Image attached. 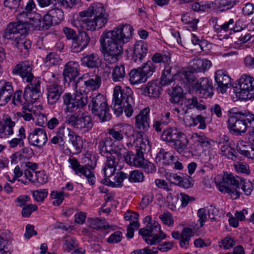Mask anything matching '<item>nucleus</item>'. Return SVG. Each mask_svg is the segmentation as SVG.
Wrapping results in <instances>:
<instances>
[{
    "label": "nucleus",
    "mask_w": 254,
    "mask_h": 254,
    "mask_svg": "<svg viewBox=\"0 0 254 254\" xmlns=\"http://www.w3.org/2000/svg\"><path fill=\"white\" fill-rule=\"evenodd\" d=\"M133 27L121 24L112 30L104 31L100 38V51L109 64L117 62L123 53L124 45L132 38Z\"/></svg>",
    "instance_id": "obj_1"
},
{
    "label": "nucleus",
    "mask_w": 254,
    "mask_h": 254,
    "mask_svg": "<svg viewBox=\"0 0 254 254\" xmlns=\"http://www.w3.org/2000/svg\"><path fill=\"white\" fill-rule=\"evenodd\" d=\"M128 178V175L123 172L117 173L114 177V181L112 182L109 179H105L102 180L103 184L107 186H112L113 187H121L123 186V182L124 180Z\"/></svg>",
    "instance_id": "obj_36"
},
{
    "label": "nucleus",
    "mask_w": 254,
    "mask_h": 254,
    "mask_svg": "<svg viewBox=\"0 0 254 254\" xmlns=\"http://www.w3.org/2000/svg\"><path fill=\"white\" fill-rule=\"evenodd\" d=\"M173 114L177 116L179 119L185 120L186 115L188 113V109L183 105H177L172 109Z\"/></svg>",
    "instance_id": "obj_57"
},
{
    "label": "nucleus",
    "mask_w": 254,
    "mask_h": 254,
    "mask_svg": "<svg viewBox=\"0 0 254 254\" xmlns=\"http://www.w3.org/2000/svg\"><path fill=\"white\" fill-rule=\"evenodd\" d=\"M161 86L158 80H152L147 83L144 88V92L150 97L156 98L159 96Z\"/></svg>",
    "instance_id": "obj_32"
},
{
    "label": "nucleus",
    "mask_w": 254,
    "mask_h": 254,
    "mask_svg": "<svg viewBox=\"0 0 254 254\" xmlns=\"http://www.w3.org/2000/svg\"><path fill=\"white\" fill-rule=\"evenodd\" d=\"M181 132L176 127H169L163 131L161 139L168 143H174Z\"/></svg>",
    "instance_id": "obj_37"
},
{
    "label": "nucleus",
    "mask_w": 254,
    "mask_h": 254,
    "mask_svg": "<svg viewBox=\"0 0 254 254\" xmlns=\"http://www.w3.org/2000/svg\"><path fill=\"white\" fill-rule=\"evenodd\" d=\"M189 142L187 135L181 131L173 143L174 149L178 152L182 153L187 148Z\"/></svg>",
    "instance_id": "obj_35"
},
{
    "label": "nucleus",
    "mask_w": 254,
    "mask_h": 254,
    "mask_svg": "<svg viewBox=\"0 0 254 254\" xmlns=\"http://www.w3.org/2000/svg\"><path fill=\"white\" fill-rule=\"evenodd\" d=\"M142 72L145 74L146 78L151 75L155 72L156 66L151 61H148L144 63L141 67H139Z\"/></svg>",
    "instance_id": "obj_50"
},
{
    "label": "nucleus",
    "mask_w": 254,
    "mask_h": 254,
    "mask_svg": "<svg viewBox=\"0 0 254 254\" xmlns=\"http://www.w3.org/2000/svg\"><path fill=\"white\" fill-rule=\"evenodd\" d=\"M205 119L201 115H198L195 118H191L190 119V126L195 127L199 124L198 128L199 129H204L206 127Z\"/></svg>",
    "instance_id": "obj_58"
},
{
    "label": "nucleus",
    "mask_w": 254,
    "mask_h": 254,
    "mask_svg": "<svg viewBox=\"0 0 254 254\" xmlns=\"http://www.w3.org/2000/svg\"><path fill=\"white\" fill-rule=\"evenodd\" d=\"M33 196L37 202H42L48 194L47 190H40L32 191Z\"/></svg>",
    "instance_id": "obj_64"
},
{
    "label": "nucleus",
    "mask_w": 254,
    "mask_h": 254,
    "mask_svg": "<svg viewBox=\"0 0 254 254\" xmlns=\"http://www.w3.org/2000/svg\"><path fill=\"white\" fill-rule=\"evenodd\" d=\"M113 110L117 117L122 115L124 111L127 117L132 116L135 103L132 97V91L129 87L122 88L116 86L113 91Z\"/></svg>",
    "instance_id": "obj_3"
},
{
    "label": "nucleus",
    "mask_w": 254,
    "mask_h": 254,
    "mask_svg": "<svg viewBox=\"0 0 254 254\" xmlns=\"http://www.w3.org/2000/svg\"><path fill=\"white\" fill-rule=\"evenodd\" d=\"M179 195L178 193H170L167 196V201L169 208L172 210L176 209L179 205Z\"/></svg>",
    "instance_id": "obj_54"
},
{
    "label": "nucleus",
    "mask_w": 254,
    "mask_h": 254,
    "mask_svg": "<svg viewBox=\"0 0 254 254\" xmlns=\"http://www.w3.org/2000/svg\"><path fill=\"white\" fill-rule=\"evenodd\" d=\"M121 158L122 157L117 156H109L107 157L103 170L106 177L110 178L115 174L116 167Z\"/></svg>",
    "instance_id": "obj_28"
},
{
    "label": "nucleus",
    "mask_w": 254,
    "mask_h": 254,
    "mask_svg": "<svg viewBox=\"0 0 254 254\" xmlns=\"http://www.w3.org/2000/svg\"><path fill=\"white\" fill-rule=\"evenodd\" d=\"M236 245V241L230 236H226L219 242V246L225 250L229 249Z\"/></svg>",
    "instance_id": "obj_56"
},
{
    "label": "nucleus",
    "mask_w": 254,
    "mask_h": 254,
    "mask_svg": "<svg viewBox=\"0 0 254 254\" xmlns=\"http://www.w3.org/2000/svg\"><path fill=\"white\" fill-rule=\"evenodd\" d=\"M236 149L240 154L254 160V146L252 144L250 146L248 142L240 140L237 143Z\"/></svg>",
    "instance_id": "obj_33"
},
{
    "label": "nucleus",
    "mask_w": 254,
    "mask_h": 254,
    "mask_svg": "<svg viewBox=\"0 0 254 254\" xmlns=\"http://www.w3.org/2000/svg\"><path fill=\"white\" fill-rule=\"evenodd\" d=\"M194 232L192 229L185 227L181 233V238L180 239V245L183 249H187L189 246V242L191 237L193 236Z\"/></svg>",
    "instance_id": "obj_39"
},
{
    "label": "nucleus",
    "mask_w": 254,
    "mask_h": 254,
    "mask_svg": "<svg viewBox=\"0 0 254 254\" xmlns=\"http://www.w3.org/2000/svg\"><path fill=\"white\" fill-rule=\"evenodd\" d=\"M171 69L172 67L169 66L165 67L160 81H159L161 86L169 85L174 80V75L171 73Z\"/></svg>",
    "instance_id": "obj_42"
},
{
    "label": "nucleus",
    "mask_w": 254,
    "mask_h": 254,
    "mask_svg": "<svg viewBox=\"0 0 254 254\" xmlns=\"http://www.w3.org/2000/svg\"><path fill=\"white\" fill-rule=\"evenodd\" d=\"M9 239L8 237L0 235V254H10L8 248Z\"/></svg>",
    "instance_id": "obj_55"
},
{
    "label": "nucleus",
    "mask_w": 254,
    "mask_h": 254,
    "mask_svg": "<svg viewBox=\"0 0 254 254\" xmlns=\"http://www.w3.org/2000/svg\"><path fill=\"white\" fill-rule=\"evenodd\" d=\"M158 158L162 159V164L167 165H170L173 161L174 156L170 152H165L163 149H161L157 154Z\"/></svg>",
    "instance_id": "obj_45"
},
{
    "label": "nucleus",
    "mask_w": 254,
    "mask_h": 254,
    "mask_svg": "<svg viewBox=\"0 0 254 254\" xmlns=\"http://www.w3.org/2000/svg\"><path fill=\"white\" fill-rule=\"evenodd\" d=\"M27 139L31 145L42 148L48 141L46 131L42 128H35L29 133Z\"/></svg>",
    "instance_id": "obj_16"
},
{
    "label": "nucleus",
    "mask_w": 254,
    "mask_h": 254,
    "mask_svg": "<svg viewBox=\"0 0 254 254\" xmlns=\"http://www.w3.org/2000/svg\"><path fill=\"white\" fill-rule=\"evenodd\" d=\"M127 145L130 150L124 154L125 162L131 166L140 168L145 161L144 152L148 148L147 140L143 138V132H137L136 139Z\"/></svg>",
    "instance_id": "obj_4"
},
{
    "label": "nucleus",
    "mask_w": 254,
    "mask_h": 254,
    "mask_svg": "<svg viewBox=\"0 0 254 254\" xmlns=\"http://www.w3.org/2000/svg\"><path fill=\"white\" fill-rule=\"evenodd\" d=\"M144 178L143 173L138 170L131 171L129 173V175H128V181L130 182H142L144 181Z\"/></svg>",
    "instance_id": "obj_51"
},
{
    "label": "nucleus",
    "mask_w": 254,
    "mask_h": 254,
    "mask_svg": "<svg viewBox=\"0 0 254 254\" xmlns=\"http://www.w3.org/2000/svg\"><path fill=\"white\" fill-rule=\"evenodd\" d=\"M238 85L239 88L236 92L240 98L244 99L254 98V77L243 74L239 78Z\"/></svg>",
    "instance_id": "obj_12"
},
{
    "label": "nucleus",
    "mask_w": 254,
    "mask_h": 254,
    "mask_svg": "<svg viewBox=\"0 0 254 254\" xmlns=\"http://www.w3.org/2000/svg\"><path fill=\"white\" fill-rule=\"evenodd\" d=\"M67 122L73 128L84 132L89 131L93 126V123L90 116L82 115L79 117L77 113L69 116L67 119Z\"/></svg>",
    "instance_id": "obj_14"
},
{
    "label": "nucleus",
    "mask_w": 254,
    "mask_h": 254,
    "mask_svg": "<svg viewBox=\"0 0 254 254\" xmlns=\"http://www.w3.org/2000/svg\"><path fill=\"white\" fill-rule=\"evenodd\" d=\"M82 64L89 68H97L101 64V60L97 54H91L82 59Z\"/></svg>",
    "instance_id": "obj_34"
},
{
    "label": "nucleus",
    "mask_w": 254,
    "mask_h": 254,
    "mask_svg": "<svg viewBox=\"0 0 254 254\" xmlns=\"http://www.w3.org/2000/svg\"><path fill=\"white\" fill-rule=\"evenodd\" d=\"M190 64V69L193 72H204L211 66V62L206 59H194Z\"/></svg>",
    "instance_id": "obj_30"
},
{
    "label": "nucleus",
    "mask_w": 254,
    "mask_h": 254,
    "mask_svg": "<svg viewBox=\"0 0 254 254\" xmlns=\"http://www.w3.org/2000/svg\"><path fill=\"white\" fill-rule=\"evenodd\" d=\"M91 169L87 168V165L81 166L79 169L75 171L76 175L80 176L84 175L91 185H94L95 183V177Z\"/></svg>",
    "instance_id": "obj_41"
},
{
    "label": "nucleus",
    "mask_w": 254,
    "mask_h": 254,
    "mask_svg": "<svg viewBox=\"0 0 254 254\" xmlns=\"http://www.w3.org/2000/svg\"><path fill=\"white\" fill-rule=\"evenodd\" d=\"M88 222L89 227L95 229H106L109 227L108 225H106V223L104 220L99 218L89 219Z\"/></svg>",
    "instance_id": "obj_47"
},
{
    "label": "nucleus",
    "mask_w": 254,
    "mask_h": 254,
    "mask_svg": "<svg viewBox=\"0 0 254 254\" xmlns=\"http://www.w3.org/2000/svg\"><path fill=\"white\" fill-rule=\"evenodd\" d=\"M32 65L27 61L20 62L13 68L12 73L19 75L27 82H31L34 76L32 73Z\"/></svg>",
    "instance_id": "obj_18"
},
{
    "label": "nucleus",
    "mask_w": 254,
    "mask_h": 254,
    "mask_svg": "<svg viewBox=\"0 0 254 254\" xmlns=\"http://www.w3.org/2000/svg\"><path fill=\"white\" fill-rule=\"evenodd\" d=\"M129 81L132 84H137L145 82L147 80L146 77L141 69L138 67L130 70L129 73Z\"/></svg>",
    "instance_id": "obj_38"
},
{
    "label": "nucleus",
    "mask_w": 254,
    "mask_h": 254,
    "mask_svg": "<svg viewBox=\"0 0 254 254\" xmlns=\"http://www.w3.org/2000/svg\"><path fill=\"white\" fill-rule=\"evenodd\" d=\"M63 249L64 251L70 252L77 247V243L75 239L70 236L64 238Z\"/></svg>",
    "instance_id": "obj_49"
},
{
    "label": "nucleus",
    "mask_w": 254,
    "mask_h": 254,
    "mask_svg": "<svg viewBox=\"0 0 254 254\" xmlns=\"http://www.w3.org/2000/svg\"><path fill=\"white\" fill-rule=\"evenodd\" d=\"M127 130L132 132L133 131V127L127 124H123L114 126L113 128L108 130V133L112 139L121 141L124 139V134L127 135Z\"/></svg>",
    "instance_id": "obj_19"
},
{
    "label": "nucleus",
    "mask_w": 254,
    "mask_h": 254,
    "mask_svg": "<svg viewBox=\"0 0 254 254\" xmlns=\"http://www.w3.org/2000/svg\"><path fill=\"white\" fill-rule=\"evenodd\" d=\"M150 108L147 107L141 110L135 117V127L140 130H147L149 128Z\"/></svg>",
    "instance_id": "obj_25"
},
{
    "label": "nucleus",
    "mask_w": 254,
    "mask_h": 254,
    "mask_svg": "<svg viewBox=\"0 0 254 254\" xmlns=\"http://www.w3.org/2000/svg\"><path fill=\"white\" fill-rule=\"evenodd\" d=\"M246 115V121L247 124L248 125V127H250L252 129H250L247 134V139L250 142V136H252L251 133H254V114H251Z\"/></svg>",
    "instance_id": "obj_63"
},
{
    "label": "nucleus",
    "mask_w": 254,
    "mask_h": 254,
    "mask_svg": "<svg viewBox=\"0 0 254 254\" xmlns=\"http://www.w3.org/2000/svg\"><path fill=\"white\" fill-rule=\"evenodd\" d=\"M64 191H58L54 190L51 193V197L56 200L53 202V204L55 206H59L64 199Z\"/></svg>",
    "instance_id": "obj_59"
},
{
    "label": "nucleus",
    "mask_w": 254,
    "mask_h": 254,
    "mask_svg": "<svg viewBox=\"0 0 254 254\" xmlns=\"http://www.w3.org/2000/svg\"><path fill=\"white\" fill-rule=\"evenodd\" d=\"M248 127L246 115L236 114L229 117L228 121V128L233 135H242L246 132Z\"/></svg>",
    "instance_id": "obj_13"
},
{
    "label": "nucleus",
    "mask_w": 254,
    "mask_h": 254,
    "mask_svg": "<svg viewBox=\"0 0 254 254\" xmlns=\"http://www.w3.org/2000/svg\"><path fill=\"white\" fill-rule=\"evenodd\" d=\"M100 153L103 156L122 157V149L117 146L111 137H105L99 141L98 145Z\"/></svg>",
    "instance_id": "obj_15"
},
{
    "label": "nucleus",
    "mask_w": 254,
    "mask_h": 254,
    "mask_svg": "<svg viewBox=\"0 0 254 254\" xmlns=\"http://www.w3.org/2000/svg\"><path fill=\"white\" fill-rule=\"evenodd\" d=\"M191 139L194 143L191 145V148L195 152H198L202 150V148L207 147L210 144L211 140L207 137L204 134H198L196 133H193Z\"/></svg>",
    "instance_id": "obj_27"
},
{
    "label": "nucleus",
    "mask_w": 254,
    "mask_h": 254,
    "mask_svg": "<svg viewBox=\"0 0 254 254\" xmlns=\"http://www.w3.org/2000/svg\"><path fill=\"white\" fill-rule=\"evenodd\" d=\"M196 93L201 98H207L213 94L212 82L208 78H201L194 86Z\"/></svg>",
    "instance_id": "obj_17"
},
{
    "label": "nucleus",
    "mask_w": 254,
    "mask_h": 254,
    "mask_svg": "<svg viewBox=\"0 0 254 254\" xmlns=\"http://www.w3.org/2000/svg\"><path fill=\"white\" fill-rule=\"evenodd\" d=\"M210 7V4H208L206 1L195 2L191 5V8L195 11H204Z\"/></svg>",
    "instance_id": "obj_62"
},
{
    "label": "nucleus",
    "mask_w": 254,
    "mask_h": 254,
    "mask_svg": "<svg viewBox=\"0 0 254 254\" xmlns=\"http://www.w3.org/2000/svg\"><path fill=\"white\" fill-rule=\"evenodd\" d=\"M47 90L48 102L53 105L60 99L62 94V88L58 83H54L47 86Z\"/></svg>",
    "instance_id": "obj_26"
},
{
    "label": "nucleus",
    "mask_w": 254,
    "mask_h": 254,
    "mask_svg": "<svg viewBox=\"0 0 254 254\" xmlns=\"http://www.w3.org/2000/svg\"><path fill=\"white\" fill-rule=\"evenodd\" d=\"M241 180V177L227 173L217 175L214 178L219 190L222 192L228 193L233 199H236L240 195L237 189L239 188Z\"/></svg>",
    "instance_id": "obj_5"
},
{
    "label": "nucleus",
    "mask_w": 254,
    "mask_h": 254,
    "mask_svg": "<svg viewBox=\"0 0 254 254\" xmlns=\"http://www.w3.org/2000/svg\"><path fill=\"white\" fill-rule=\"evenodd\" d=\"M215 80L218 85V90L222 93L226 92L231 86V78L224 70H217L215 72Z\"/></svg>",
    "instance_id": "obj_23"
},
{
    "label": "nucleus",
    "mask_w": 254,
    "mask_h": 254,
    "mask_svg": "<svg viewBox=\"0 0 254 254\" xmlns=\"http://www.w3.org/2000/svg\"><path fill=\"white\" fill-rule=\"evenodd\" d=\"M67 134L68 138L69 143L72 144L73 147V152L67 149L65 151L66 153L68 152L73 154L80 153L83 147V141L81 137L75 133V132L69 128H65L64 126L60 127L56 132V135L61 139L63 144H60V148L61 149H64V137Z\"/></svg>",
    "instance_id": "obj_7"
},
{
    "label": "nucleus",
    "mask_w": 254,
    "mask_h": 254,
    "mask_svg": "<svg viewBox=\"0 0 254 254\" xmlns=\"http://www.w3.org/2000/svg\"><path fill=\"white\" fill-rule=\"evenodd\" d=\"M148 51L147 44L143 41L136 42L134 46L133 59L136 63L140 62Z\"/></svg>",
    "instance_id": "obj_31"
},
{
    "label": "nucleus",
    "mask_w": 254,
    "mask_h": 254,
    "mask_svg": "<svg viewBox=\"0 0 254 254\" xmlns=\"http://www.w3.org/2000/svg\"><path fill=\"white\" fill-rule=\"evenodd\" d=\"M99 3L91 4L88 8L79 13V16L73 21L74 25L78 29H82V23L87 20L92 19L95 13V9L98 7Z\"/></svg>",
    "instance_id": "obj_24"
},
{
    "label": "nucleus",
    "mask_w": 254,
    "mask_h": 254,
    "mask_svg": "<svg viewBox=\"0 0 254 254\" xmlns=\"http://www.w3.org/2000/svg\"><path fill=\"white\" fill-rule=\"evenodd\" d=\"M40 97V94L37 92L34 91L30 88L26 87L25 89L23 97L25 100L29 103H34L36 101L39 99Z\"/></svg>",
    "instance_id": "obj_48"
},
{
    "label": "nucleus",
    "mask_w": 254,
    "mask_h": 254,
    "mask_svg": "<svg viewBox=\"0 0 254 254\" xmlns=\"http://www.w3.org/2000/svg\"><path fill=\"white\" fill-rule=\"evenodd\" d=\"M220 145V154L222 156H225L228 159H234L236 157L235 150L232 148L229 143L226 142L225 143H219Z\"/></svg>",
    "instance_id": "obj_44"
},
{
    "label": "nucleus",
    "mask_w": 254,
    "mask_h": 254,
    "mask_svg": "<svg viewBox=\"0 0 254 254\" xmlns=\"http://www.w3.org/2000/svg\"><path fill=\"white\" fill-rule=\"evenodd\" d=\"M64 105L65 106L64 112L72 113L77 109L83 108L88 103V96H85L76 89V92L72 95L66 93L63 96Z\"/></svg>",
    "instance_id": "obj_11"
},
{
    "label": "nucleus",
    "mask_w": 254,
    "mask_h": 254,
    "mask_svg": "<svg viewBox=\"0 0 254 254\" xmlns=\"http://www.w3.org/2000/svg\"><path fill=\"white\" fill-rule=\"evenodd\" d=\"M126 75L125 66L120 64L113 68L111 78L114 82H122L124 81Z\"/></svg>",
    "instance_id": "obj_40"
},
{
    "label": "nucleus",
    "mask_w": 254,
    "mask_h": 254,
    "mask_svg": "<svg viewBox=\"0 0 254 254\" xmlns=\"http://www.w3.org/2000/svg\"><path fill=\"white\" fill-rule=\"evenodd\" d=\"M101 84V77L95 73V71L83 74L78 78L75 84V89L78 90L85 96L91 91H94L100 87Z\"/></svg>",
    "instance_id": "obj_9"
},
{
    "label": "nucleus",
    "mask_w": 254,
    "mask_h": 254,
    "mask_svg": "<svg viewBox=\"0 0 254 254\" xmlns=\"http://www.w3.org/2000/svg\"><path fill=\"white\" fill-rule=\"evenodd\" d=\"M151 60L156 63H162L165 64V67L169 65L171 62V54L169 53L154 54Z\"/></svg>",
    "instance_id": "obj_43"
},
{
    "label": "nucleus",
    "mask_w": 254,
    "mask_h": 254,
    "mask_svg": "<svg viewBox=\"0 0 254 254\" xmlns=\"http://www.w3.org/2000/svg\"><path fill=\"white\" fill-rule=\"evenodd\" d=\"M15 125V122L11 120L10 117L6 116L3 118L2 122L0 123V138L12 135L14 132L13 127Z\"/></svg>",
    "instance_id": "obj_29"
},
{
    "label": "nucleus",
    "mask_w": 254,
    "mask_h": 254,
    "mask_svg": "<svg viewBox=\"0 0 254 254\" xmlns=\"http://www.w3.org/2000/svg\"><path fill=\"white\" fill-rule=\"evenodd\" d=\"M90 41V37L86 32L79 33L72 42L71 51L73 53L82 51L88 46Z\"/></svg>",
    "instance_id": "obj_20"
},
{
    "label": "nucleus",
    "mask_w": 254,
    "mask_h": 254,
    "mask_svg": "<svg viewBox=\"0 0 254 254\" xmlns=\"http://www.w3.org/2000/svg\"><path fill=\"white\" fill-rule=\"evenodd\" d=\"M80 67L76 61H70L64 66L63 76L66 82H71L74 80L79 75Z\"/></svg>",
    "instance_id": "obj_22"
},
{
    "label": "nucleus",
    "mask_w": 254,
    "mask_h": 254,
    "mask_svg": "<svg viewBox=\"0 0 254 254\" xmlns=\"http://www.w3.org/2000/svg\"><path fill=\"white\" fill-rule=\"evenodd\" d=\"M145 219L148 222L145 227L139 230V234L148 245H154L160 243L166 238V235L161 230V226L157 222L151 221L150 216H147Z\"/></svg>",
    "instance_id": "obj_6"
},
{
    "label": "nucleus",
    "mask_w": 254,
    "mask_h": 254,
    "mask_svg": "<svg viewBox=\"0 0 254 254\" xmlns=\"http://www.w3.org/2000/svg\"><path fill=\"white\" fill-rule=\"evenodd\" d=\"M93 114L99 118L102 122L109 121L111 119L110 107L106 98L101 94L93 96L89 105Z\"/></svg>",
    "instance_id": "obj_8"
},
{
    "label": "nucleus",
    "mask_w": 254,
    "mask_h": 254,
    "mask_svg": "<svg viewBox=\"0 0 254 254\" xmlns=\"http://www.w3.org/2000/svg\"><path fill=\"white\" fill-rule=\"evenodd\" d=\"M242 185L241 189L247 195L251 194L253 190L252 183L249 180L244 179L241 178L240 185Z\"/></svg>",
    "instance_id": "obj_61"
},
{
    "label": "nucleus",
    "mask_w": 254,
    "mask_h": 254,
    "mask_svg": "<svg viewBox=\"0 0 254 254\" xmlns=\"http://www.w3.org/2000/svg\"><path fill=\"white\" fill-rule=\"evenodd\" d=\"M58 55L54 52L50 53L45 58V64L48 66L57 64L60 61Z\"/></svg>",
    "instance_id": "obj_60"
},
{
    "label": "nucleus",
    "mask_w": 254,
    "mask_h": 254,
    "mask_svg": "<svg viewBox=\"0 0 254 254\" xmlns=\"http://www.w3.org/2000/svg\"><path fill=\"white\" fill-rule=\"evenodd\" d=\"M27 33L26 23L19 21L9 23L1 35L4 40L12 41L13 46L24 55H27L31 46L30 41L25 39Z\"/></svg>",
    "instance_id": "obj_2"
},
{
    "label": "nucleus",
    "mask_w": 254,
    "mask_h": 254,
    "mask_svg": "<svg viewBox=\"0 0 254 254\" xmlns=\"http://www.w3.org/2000/svg\"><path fill=\"white\" fill-rule=\"evenodd\" d=\"M30 25H32L35 29L38 30H43L44 26L42 25V21L40 18L39 15L35 14L33 17H29V20L26 21Z\"/></svg>",
    "instance_id": "obj_52"
},
{
    "label": "nucleus",
    "mask_w": 254,
    "mask_h": 254,
    "mask_svg": "<svg viewBox=\"0 0 254 254\" xmlns=\"http://www.w3.org/2000/svg\"><path fill=\"white\" fill-rule=\"evenodd\" d=\"M13 94L12 83L5 80H0V106H3L7 104Z\"/></svg>",
    "instance_id": "obj_21"
},
{
    "label": "nucleus",
    "mask_w": 254,
    "mask_h": 254,
    "mask_svg": "<svg viewBox=\"0 0 254 254\" xmlns=\"http://www.w3.org/2000/svg\"><path fill=\"white\" fill-rule=\"evenodd\" d=\"M138 216L137 213L129 211H127L124 214L126 220L129 221V224L133 226L135 229H138L139 227V223L138 221Z\"/></svg>",
    "instance_id": "obj_46"
},
{
    "label": "nucleus",
    "mask_w": 254,
    "mask_h": 254,
    "mask_svg": "<svg viewBox=\"0 0 254 254\" xmlns=\"http://www.w3.org/2000/svg\"><path fill=\"white\" fill-rule=\"evenodd\" d=\"M94 17L83 21L82 30L95 31L104 27L109 20V14L106 12L103 4L99 3L98 7L95 9Z\"/></svg>",
    "instance_id": "obj_10"
},
{
    "label": "nucleus",
    "mask_w": 254,
    "mask_h": 254,
    "mask_svg": "<svg viewBox=\"0 0 254 254\" xmlns=\"http://www.w3.org/2000/svg\"><path fill=\"white\" fill-rule=\"evenodd\" d=\"M49 11L55 25L59 24L63 19L64 14L61 9L56 8L51 9Z\"/></svg>",
    "instance_id": "obj_53"
}]
</instances>
